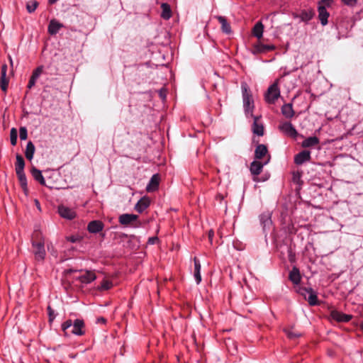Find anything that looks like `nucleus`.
Here are the masks:
<instances>
[{
    "mask_svg": "<svg viewBox=\"0 0 363 363\" xmlns=\"http://www.w3.org/2000/svg\"><path fill=\"white\" fill-rule=\"evenodd\" d=\"M32 253L35 259L41 262L45 258V238L38 229H35L31 235Z\"/></svg>",
    "mask_w": 363,
    "mask_h": 363,
    "instance_id": "obj_1",
    "label": "nucleus"
},
{
    "mask_svg": "<svg viewBox=\"0 0 363 363\" xmlns=\"http://www.w3.org/2000/svg\"><path fill=\"white\" fill-rule=\"evenodd\" d=\"M242 96L243 100V107L246 116H253L252 111L254 108V101L252 99V94L249 89L247 84L245 82L241 83Z\"/></svg>",
    "mask_w": 363,
    "mask_h": 363,
    "instance_id": "obj_2",
    "label": "nucleus"
},
{
    "mask_svg": "<svg viewBox=\"0 0 363 363\" xmlns=\"http://www.w3.org/2000/svg\"><path fill=\"white\" fill-rule=\"evenodd\" d=\"M84 321L80 319H76L74 323L71 320H67L62 323V329L65 335L70 333L77 335H82L84 334Z\"/></svg>",
    "mask_w": 363,
    "mask_h": 363,
    "instance_id": "obj_3",
    "label": "nucleus"
},
{
    "mask_svg": "<svg viewBox=\"0 0 363 363\" xmlns=\"http://www.w3.org/2000/svg\"><path fill=\"white\" fill-rule=\"evenodd\" d=\"M333 0H321L318 3V18L323 26H325L328 23V18L329 17V13L326 10V6H330Z\"/></svg>",
    "mask_w": 363,
    "mask_h": 363,
    "instance_id": "obj_4",
    "label": "nucleus"
},
{
    "mask_svg": "<svg viewBox=\"0 0 363 363\" xmlns=\"http://www.w3.org/2000/svg\"><path fill=\"white\" fill-rule=\"evenodd\" d=\"M280 96V90L278 82H275L267 89L265 94V100L269 104H274Z\"/></svg>",
    "mask_w": 363,
    "mask_h": 363,
    "instance_id": "obj_5",
    "label": "nucleus"
},
{
    "mask_svg": "<svg viewBox=\"0 0 363 363\" xmlns=\"http://www.w3.org/2000/svg\"><path fill=\"white\" fill-rule=\"evenodd\" d=\"M279 130L286 135L292 138H296L298 135V132L294 126L290 122H284L279 125Z\"/></svg>",
    "mask_w": 363,
    "mask_h": 363,
    "instance_id": "obj_6",
    "label": "nucleus"
},
{
    "mask_svg": "<svg viewBox=\"0 0 363 363\" xmlns=\"http://www.w3.org/2000/svg\"><path fill=\"white\" fill-rule=\"evenodd\" d=\"M311 158V152L309 150H302L295 155L294 162L297 165H301L303 163L310 161Z\"/></svg>",
    "mask_w": 363,
    "mask_h": 363,
    "instance_id": "obj_7",
    "label": "nucleus"
},
{
    "mask_svg": "<svg viewBox=\"0 0 363 363\" xmlns=\"http://www.w3.org/2000/svg\"><path fill=\"white\" fill-rule=\"evenodd\" d=\"M58 213L61 217L69 220H72L76 216V213L73 209H71L65 206H59Z\"/></svg>",
    "mask_w": 363,
    "mask_h": 363,
    "instance_id": "obj_8",
    "label": "nucleus"
},
{
    "mask_svg": "<svg viewBox=\"0 0 363 363\" xmlns=\"http://www.w3.org/2000/svg\"><path fill=\"white\" fill-rule=\"evenodd\" d=\"M138 216L135 214L124 213L119 216L118 220L121 225H128L137 220Z\"/></svg>",
    "mask_w": 363,
    "mask_h": 363,
    "instance_id": "obj_9",
    "label": "nucleus"
},
{
    "mask_svg": "<svg viewBox=\"0 0 363 363\" xmlns=\"http://www.w3.org/2000/svg\"><path fill=\"white\" fill-rule=\"evenodd\" d=\"M330 316L333 320H337V322L346 323L352 319V315L342 313L337 311H332Z\"/></svg>",
    "mask_w": 363,
    "mask_h": 363,
    "instance_id": "obj_10",
    "label": "nucleus"
},
{
    "mask_svg": "<svg viewBox=\"0 0 363 363\" xmlns=\"http://www.w3.org/2000/svg\"><path fill=\"white\" fill-rule=\"evenodd\" d=\"M269 161V159H268L266 162H264V163L261 162H259V161H253L251 164H250V172L252 173V174L253 175H259L262 170V168L264 165H266Z\"/></svg>",
    "mask_w": 363,
    "mask_h": 363,
    "instance_id": "obj_11",
    "label": "nucleus"
},
{
    "mask_svg": "<svg viewBox=\"0 0 363 363\" xmlns=\"http://www.w3.org/2000/svg\"><path fill=\"white\" fill-rule=\"evenodd\" d=\"M6 72H7V65L4 64L1 66V79H0L1 89L3 91H6L7 90L8 84H9V79L6 77Z\"/></svg>",
    "mask_w": 363,
    "mask_h": 363,
    "instance_id": "obj_12",
    "label": "nucleus"
},
{
    "mask_svg": "<svg viewBox=\"0 0 363 363\" xmlns=\"http://www.w3.org/2000/svg\"><path fill=\"white\" fill-rule=\"evenodd\" d=\"M254 119V122L252 124V130L254 134L262 136L264 134V127L263 125L259 122L258 116H251Z\"/></svg>",
    "mask_w": 363,
    "mask_h": 363,
    "instance_id": "obj_13",
    "label": "nucleus"
},
{
    "mask_svg": "<svg viewBox=\"0 0 363 363\" xmlns=\"http://www.w3.org/2000/svg\"><path fill=\"white\" fill-rule=\"evenodd\" d=\"M150 200L147 196L141 198L135 206V209L138 213H143L146 208L149 207Z\"/></svg>",
    "mask_w": 363,
    "mask_h": 363,
    "instance_id": "obj_14",
    "label": "nucleus"
},
{
    "mask_svg": "<svg viewBox=\"0 0 363 363\" xmlns=\"http://www.w3.org/2000/svg\"><path fill=\"white\" fill-rule=\"evenodd\" d=\"M16 173V176L18 177V182L20 183L21 187L22 188L23 191L25 194V195L27 196L28 194L29 191H28V188L27 178H26V174H25L24 171L23 172H18Z\"/></svg>",
    "mask_w": 363,
    "mask_h": 363,
    "instance_id": "obj_15",
    "label": "nucleus"
},
{
    "mask_svg": "<svg viewBox=\"0 0 363 363\" xmlns=\"http://www.w3.org/2000/svg\"><path fill=\"white\" fill-rule=\"evenodd\" d=\"M64 27V25L56 19H52L48 25V33L53 35H56L59 30Z\"/></svg>",
    "mask_w": 363,
    "mask_h": 363,
    "instance_id": "obj_16",
    "label": "nucleus"
},
{
    "mask_svg": "<svg viewBox=\"0 0 363 363\" xmlns=\"http://www.w3.org/2000/svg\"><path fill=\"white\" fill-rule=\"evenodd\" d=\"M274 49L275 47L273 45H264L262 43H258L254 46L252 52L254 54L265 53Z\"/></svg>",
    "mask_w": 363,
    "mask_h": 363,
    "instance_id": "obj_17",
    "label": "nucleus"
},
{
    "mask_svg": "<svg viewBox=\"0 0 363 363\" xmlns=\"http://www.w3.org/2000/svg\"><path fill=\"white\" fill-rule=\"evenodd\" d=\"M104 228V224L100 220H92L91 221L87 226V230L91 233H97L101 231Z\"/></svg>",
    "mask_w": 363,
    "mask_h": 363,
    "instance_id": "obj_18",
    "label": "nucleus"
},
{
    "mask_svg": "<svg viewBox=\"0 0 363 363\" xmlns=\"http://www.w3.org/2000/svg\"><path fill=\"white\" fill-rule=\"evenodd\" d=\"M96 278L94 272L86 271L84 274L79 276L77 279L83 284H89Z\"/></svg>",
    "mask_w": 363,
    "mask_h": 363,
    "instance_id": "obj_19",
    "label": "nucleus"
},
{
    "mask_svg": "<svg viewBox=\"0 0 363 363\" xmlns=\"http://www.w3.org/2000/svg\"><path fill=\"white\" fill-rule=\"evenodd\" d=\"M304 291L308 294V296L306 298L309 305L315 306L318 304V296L315 291L312 288H304Z\"/></svg>",
    "mask_w": 363,
    "mask_h": 363,
    "instance_id": "obj_20",
    "label": "nucleus"
},
{
    "mask_svg": "<svg viewBox=\"0 0 363 363\" xmlns=\"http://www.w3.org/2000/svg\"><path fill=\"white\" fill-rule=\"evenodd\" d=\"M289 279L294 284H298L301 282V277L299 269L297 267H293L291 271L289 272Z\"/></svg>",
    "mask_w": 363,
    "mask_h": 363,
    "instance_id": "obj_21",
    "label": "nucleus"
},
{
    "mask_svg": "<svg viewBox=\"0 0 363 363\" xmlns=\"http://www.w3.org/2000/svg\"><path fill=\"white\" fill-rule=\"evenodd\" d=\"M32 177L38 182L41 185H45V180L42 174V172L33 166L30 169Z\"/></svg>",
    "mask_w": 363,
    "mask_h": 363,
    "instance_id": "obj_22",
    "label": "nucleus"
},
{
    "mask_svg": "<svg viewBox=\"0 0 363 363\" xmlns=\"http://www.w3.org/2000/svg\"><path fill=\"white\" fill-rule=\"evenodd\" d=\"M160 177L158 174H154L151 177L146 189L147 191H153L156 190L159 186Z\"/></svg>",
    "mask_w": 363,
    "mask_h": 363,
    "instance_id": "obj_23",
    "label": "nucleus"
},
{
    "mask_svg": "<svg viewBox=\"0 0 363 363\" xmlns=\"http://www.w3.org/2000/svg\"><path fill=\"white\" fill-rule=\"evenodd\" d=\"M216 18L219 21V23L221 24V30L223 33L226 34L231 33V27L230 25L228 23L226 18L224 16H216Z\"/></svg>",
    "mask_w": 363,
    "mask_h": 363,
    "instance_id": "obj_24",
    "label": "nucleus"
},
{
    "mask_svg": "<svg viewBox=\"0 0 363 363\" xmlns=\"http://www.w3.org/2000/svg\"><path fill=\"white\" fill-rule=\"evenodd\" d=\"M320 143L319 139L315 136L308 137L306 139H305L302 143L301 146L304 148L306 147H314L315 145H318Z\"/></svg>",
    "mask_w": 363,
    "mask_h": 363,
    "instance_id": "obj_25",
    "label": "nucleus"
},
{
    "mask_svg": "<svg viewBox=\"0 0 363 363\" xmlns=\"http://www.w3.org/2000/svg\"><path fill=\"white\" fill-rule=\"evenodd\" d=\"M267 153V147L266 145L260 144L256 147L255 151V157L256 160H260Z\"/></svg>",
    "mask_w": 363,
    "mask_h": 363,
    "instance_id": "obj_26",
    "label": "nucleus"
},
{
    "mask_svg": "<svg viewBox=\"0 0 363 363\" xmlns=\"http://www.w3.org/2000/svg\"><path fill=\"white\" fill-rule=\"evenodd\" d=\"M281 113L286 118H291L294 116V111L291 104H284L281 107Z\"/></svg>",
    "mask_w": 363,
    "mask_h": 363,
    "instance_id": "obj_27",
    "label": "nucleus"
},
{
    "mask_svg": "<svg viewBox=\"0 0 363 363\" xmlns=\"http://www.w3.org/2000/svg\"><path fill=\"white\" fill-rule=\"evenodd\" d=\"M161 17L164 20H169L172 17V10L170 6L167 3H162L161 4Z\"/></svg>",
    "mask_w": 363,
    "mask_h": 363,
    "instance_id": "obj_28",
    "label": "nucleus"
},
{
    "mask_svg": "<svg viewBox=\"0 0 363 363\" xmlns=\"http://www.w3.org/2000/svg\"><path fill=\"white\" fill-rule=\"evenodd\" d=\"M35 151V147L34 144L33 143V142L29 141L27 143L26 150H25V156H26V159L30 161L32 160L33 158Z\"/></svg>",
    "mask_w": 363,
    "mask_h": 363,
    "instance_id": "obj_29",
    "label": "nucleus"
},
{
    "mask_svg": "<svg viewBox=\"0 0 363 363\" xmlns=\"http://www.w3.org/2000/svg\"><path fill=\"white\" fill-rule=\"evenodd\" d=\"M315 13L312 9L303 10L298 15L302 21L308 22L313 17Z\"/></svg>",
    "mask_w": 363,
    "mask_h": 363,
    "instance_id": "obj_30",
    "label": "nucleus"
},
{
    "mask_svg": "<svg viewBox=\"0 0 363 363\" xmlns=\"http://www.w3.org/2000/svg\"><path fill=\"white\" fill-rule=\"evenodd\" d=\"M16 162L15 164L16 172H23L24 167H25V161H24L23 157L21 155L17 154L16 156Z\"/></svg>",
    "mask_w": 363,
    "mask_h": 363,
    "instance_id": "obj_31",
    "label": "nucleus"
},
{
    "mask_svg": "<svg viewBox=\"0 0 363 363\" xmlns=\"http://www.w3.org/2000/svg\"><path fill=\"white\" fill-rule=\"evenodd\" d=\"M264 26L261 22H257L252 30L253 35L258 39L261 38L263 35Z\"/></svg>",
    "mask_w": 363,
    "mask_h": 363,
    "instance_id": "obj_32",
    "label": "nucleus"
},
{
    "mask_svg": "<svg viewBox=\"0 0 363 363\" xmlns=\"http://www.w3.org/2000/svg\"><path fill=\"white\" fill-rule=\"evenodd\" d=\"M260 222L263 225V228H265L267 226H269L272 223L271 218L269 213H262L260 217Z\"/></svg>",
    "mask_w": 363,
    "mask_h": 363,
    "instance_id": "obj_33",
    "label": "nucleus"
},
{
    "mask_svg": "<svg viewBox=\"0 0 363 363\" xmlns=\"http://www.w3.org/2000/svg\"><path fill=\"white\" fill-rule=\"evenodd\" d=\"M38 6V2L35 0L30 1L26 4V9L28 13H33Z\"/></svg>",
    "mask_w": 363,
    "mask_h": 363,
    "instance_id": "obj_34",
    "label": "nucleus"
},
{
    "mask_svg": "<svg viewBox=\"0 0 363 363\" xmlns=\"http://www.w3.org/2000/svg\"><path fill=\"white\" fill-rule=\"evenodd\" d=\"M18 133L15 128H12L10 131V140L12 145H16L17 143Z\"/></svg>",
    "mask_w": 363,
    "mask_h": 363,
    "instance_id": "obj_35",
    "label": "nucleus"
},
{
    "mask_svg": "<svg viewBox=\"0 0 363 363\" xmlns=\"http://www.w3.org/2000/svg\"><path fill=\"white\" fill-rule=\"evenodd\" d=\"M113 286V284L111 281L104 279L101 282V284L100 286L101 290H108Z\"/></svg>",
    "mask_w": 363,
    "mask_h": 363,
    "instance_id": "obj_36",
    "label": "nucleus"
},
{
    "mask_svg": "<svg viewBox=\"0 0 363 363\" xmlns=\"http://www.w3.org/2000/svg\"><path fill=\"white\" fill-rule=\"evenodd\" d=\"M19 137L21 140H25L28 137V130L26 127H21L19 128Z\"/></svg>",
    "mask_w": 363,
    "mask_h": 363,
    "instance_id": "obj_37",
    "label": "nucleus"
},
{
    "mask_svg": "<svg viewBox=\"0 0 363 363\" xmlns=\"http://www.w3.org/2000/svg\"><path fill=\"white\" fill-rule=\"evenodd\" d=\"M285 333H286V335L288 336V337L290 339H296V338L300 337V335H301L300 333H296L290 329L285 330Z\"/></svg>",
    "mask_w": 363,
    "mask_h": 363,
    "instance_id": "obj_38",
    "label": "nucleus"
},
{
    "mask_svg": "<svg viewBox=\"0 0 363 363\" xmlns=\"http://www.w3.org/2000/svg\"><path fill=\"white\" fill-rule=\"evenodd\" d=\"M43 72V66L40 65L33 70L32 75L38 79Z\"/></svg>",
    "mask_w": 363,
    "mask_h": 363,
    "instance_id": "obj_39",
    "label": "nucleus"
},
{
    "mask_svg": "<svg viewBox=\"0 0 363 363\" xmlns=\"http://www.w3.org/2000/svg\"><path fill=\"white\" fill-rule=\"evenodd\" d=\"M194 277L196 284H199L201 281V270H194Z\"/></svg>",
    "mask_w": 363,
    "mask_h": 363,
    "instance_id": "obj_40",
    "label": "nucleus"
},
{
    "mask_svg": "<svg viewBox=\"0 0 363 363\" xmlns=\"http://www.w3.org/2000/svg\"><path fill=\"white\" fill-rule=\"evenodd\" d=\"M38 80L37 78L31 75L30 80L28 84V89H30L32 87H33L35 85L36 81Z\"/></svg>",
    "mask_w": 363,
    "mask_h": 363,
    "instance_id": "obj_41",
    "label": "nucleus"
},
{
    "mask_svg": "<svg viewBox=\"0 0 363 363\" xmlns=\"http://www.w3.org/2000/svg\"><path fill=\"white\" fill-rule=\"evenodd\" d=\"M342 1L347 6L353 7L354 6L358 0H342Z\"/></svg>",
    "mask_w": 363,
    "mask_h": 363,
    "instance_id": "obj_42",
    "label": "nucleus"
},
{
    "mask_svg": "<svg viewBox=\"0 0 363 363\" xmlns=\"http://www.w3.org/2000/svg\"><path fill=\"white\" fill-rule=\"evenodd\" d=\"M194 270H201V264H200V261L199 260V259H197L196 257H194Z\"/></svg>",
    "mask_w": 363,
    "mask_h": 363,
    "instance_id": "obj_43",
    "label": "nucleus"
},
{
    "mask_svg": "<svg viewBox=\"0 0 363 363\" xmlns=\"http://www.w3.org/2000/svg\"><path fill=\"white\" fill-rule=\"evenodd\" d=\"M48 311L50 321H52L53 319L55 318V315L54 314V311L51 308L50 306L48 307Z\"/></svg>",
    "mask_w": 363,
    "mask_h": 363,
    "instance_id": "obj_44",
    "label": "nucleus"
},
{
    "mask_svg": "<svg viewBox=\"0 0 363 363\" xmlns=\"http://www.w3.org/2000/svg\"><path fill=\"white\" fill-rule=\"evenodd\" d=\"M157 240L158 238L157 237H151L148 239V243L150 245H154Z\"/></svg>",
    "mask_w": 363,
    "mask_h": 363,
    "instance_id": "obj_45",
    "label": "nucleus"
},
{
    "mask_svg": "<svg viewBox=\"0 0 363 363\" xmlns=\"http://www.w3.org/2000/svg\"><path fill=\"white\" fill-rule=\"evenodd\" d=\"M305 287H301L299 289V293L303 296H304L305 299H306V298L308 296V294L306 292V291H304L303 289H304Z\"/></svg>",
    "mask_w": 363,
    "mask_h": 363,
    "instance_id": "obj_46",
    "label": "nucleus"
},
{
    "mask_svg": "<svg viewBox=\"0 0 363 363\" xmlns=\"http://www.w3.org/2000/svg\"><path fill=\"white\" fill-rule=\"evenodd\" d=\"M214 236V233L213 230H210L208 232V239L210 240V242H212V240H213V238Z\"/></svg>",
    "mask_w": 363,
    "mask_h": 363,
    "instance_id": "obj_47",
    "label": "nucleus"
},
{
    "mask_svg": "<svg viewBox=\"0 0 363 363\" xmlns=\"http://www.w3.org/2000/svg\"><path fill=\"white\" fill-rule=\"evenodd\" d=\"M106 320L104 318H103V317L99 318L97 319V323H103V324H104V323H106Z\"/></svg>",
    "mask_w": 363,
    "mask_h": 363,
    "instance_id": "obj_48",
    "label": "nucleus"
},
{
    "mask_svg": "<svg viewBox=\"0 0 363 363\" xmlns=\"http://www.w3.org/2000/svg\"><path fill=\"white\" fill-rule=\"evenodd\" d=\"M35 204L36 207L38 208V209L39 211H40L41 210L40 204V202L38 201V200H37V199L35 200Z\"/></svg>",
    "mask_w": 363,
    "mask_h": 363,
    "instance_id": "obj_49",
    "label": "nucleus"
},
{
    "mask_svg": "<svg viewBox=\"0 0 363 363\" xmlns=\"http://www.w3.org/2000/svg\"><path fill=\"white\" fill-rule=\"evenodd\" d=\"M160 96L162 99H165V95L162 93V91L160 90Z\"/></svg>",
    "mask_w": 363,
    "mask_h": 363,
    "instance_id": "obj_50",
    "label": "nucleus"
},
{
    "mask_svg": "<svg viewBox=\"0 0 363 363\" xmlns=\"http://www.w3.org/2000/svg\"><path fill=\"white\" fill-rule=\"evenodd\" d=\"M58 0H49L50 4H55Z\"/></svg>",
    "mask_w": 363,
    "mask_h": 363,
    "instance_id": "obj_51",
    "label": "nucleus"
},
{
    "mask_svg": "<svg viewBox=\"0 0 363 363\" xmlns=\"http://www.w3.org/2000/svg\"><path fill=\"white\" fill-rule=\"evenodd\" d=\"M71 241H72V242H75V239L72 238H71Z\"/></svg>",
    "mask_w": 363,
    "mask_h": 363,
    "instance_id": "obj_52",
    "label": "nucleus"
},
{
    "mask_svg": "<svg viewBox=\"0 0 363 363\" xmlns=\"http://www.w3.org/2000/svg\"><path fill=\"white\" fill-rule=\"evenodd\" d=\"M362 330H363V323L362 324Z\"/></svg>",
    "mask_w": 363,
    "mask_h": 363,
    "instance_id": "obj_53",
    "label": "nucleus"
}]
</instances>
